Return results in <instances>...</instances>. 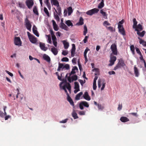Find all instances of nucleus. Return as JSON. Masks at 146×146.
<instances>
[{"label": "nucleus", "instance_id": "obj_22", "mask_svg": "<svg viewBox=\"0 0 146 146\" xmlns=\"http://www.w3.org/2000/svg\"><path fill=\"white\" fill-rule=\"evenodd\" d=\"M63 86H65L66 88L70 92L71 91V86L70 84L67 82H66V84H64Z\"/></svg>", "mask_w": 146, "mask_h": 146}, {"label": "nucleus", "instance_id": "obj_55", "mask_svg": "<svg viewBox=\"0 0 146 146\" xmlns=\"http://www.w3.org/2000/svg\"><path fill=\"white\" fill-rule=\"evenodd\" d=\"M129 114L131 115H132L134 116H135L136 117H137V116H138V115H137V113L132 112V113H129Z\"/></svg>", "mask_w": 146, "mask_h": 146}, {"label": "nucleus", "instance_id": "obj_47", "mask_svg": "<svg viewBox=\"0 0 146 146\" xmlns=\"http://www.w3.org/2000/svg\"><path fill=\"white\" fill-rule=\"evenodd\" d=\"M101 80L100 79H99L98 81V86L99 88H100L101 86Z\"/></svg>", "mask_w": 146, "mask_h": 146}, {"label": "nucleus", "instance_id": "obj_49", "mask_svg": "<svg viewBox=\"0 0 146 146\" xmlns=\"http://www.w3.org/2000/svg\"><path fill=\"white\" fill-rule=\"evenodd\" d=\"M89 38L88 36H85L83 40V41L84 43H86L87 42V39Z\"/></svg>", "mask_w": 146, "mask_h": 146}, {"label": "nucleus", "instance_id": "obj_52", "mask_svg": "<svg viewBox=\"0 0 146 146\" xmlns=\"http://www.w3.org/2000/svg\"><path fill=\"white\" fill-rule=\"evenodd\" d=\"M136 51L137 53L139 55H141V52L139 49L137 48H136Z\"/></svg>", "mask_w": 146, "mask_h": 146}, {"label": "nucleus", "instance_id": "obj_61", "mask_svg": "<svg viewBox=\"0 0 146 146\" xmlns=\"http://www.w3.org/2000/svg\"><path fill=\"white\" fill-rule=\"evenodd\" d=\"M107 29L109 30L110 31H111L112 32L113 31V27H107Z\"/></svg>", "mask_w": 146, "mask_h": 146}, {"label": "nucleus", "instance_id": "obj_59", "mask_svg": "<svg viewBox=\"0 0 146 146\" xmlns=\"http://www.w3.org/2000/svg\"><path fill=\"white\" fill-rule=\"evenodd\" d=\"M98 109L99 110H102L103 109V107L101 104H98Z\"/></svg>", "mask_w": 146, "mask_h": 146}, {"label": "nucleus", "instance_id": "obj_2", "mask_svg": "<svg viewBox=\"0 0 146 146\" xmlns=\"http://www.w3.org/2000/svg\"><path fill=\"white\" fill-rule=\"evenodd\" d=\"M99 11V9L95 8L87 11L86 12V14L88 15L92 16L94 14L97 13Z\"/></svg>", "mask_w": 146, "mask_h": 146}, {"label": "nucleus", "instance_id": "obj_31", "mask_svg": "<svg viewBox=\"0 0 146 146\" xmlns=\"http://www.w3.org/2000/svg\"><path fill=\"white\" fill-rule=\"evenodd\" d=\"M65 23L68 25V26L70 27L71 26L72 27L73 25L70 20H68L66 21Z\"/></svg>", "mask_w": 146, "mask_h": 146}, {"label": "nucleus", "instance_id": "obj_43", "mask_svg": "<svg viewBox=\"0 0 146 146\" xmlns=\"http://www.w3.org/2000/svg\"><path fill=\"white\" fill-rule=\"evenodd\" d=\"M66 68V70H68L70 68L69 65L68 64H65L63 68V69L64 68Z\"/></svg>", "mask_w": 146, "mask_h": 146}, {"label": "nucleus", "instance_id": "obj_34", "mask_svg": "<svg viewBox=\"0 0 146 146\" xmlns=\"http://www.w3.org/2000/svg\"><path fill=\"white\" fill-rule=\"evenodd\" d=\"M84 31H83V35H86V34L88 33V30L87 27L86 25L84 26Z\"/></svg>", "mask_w": 146, "mask_h": 146}, {"label": "nucleus", "instance_id": "obj_57", "mask_svg": "<svg viewBox=\"0 0 146 146\" xmlns=\"http://www.w3.org/2000/svg\"><path fill=\"white\" fill-rule=\"evenodd\" d=\"M124 22V21L123 19H122L121 21H119L118 24V25H120V26H123L122 25H122L123 24Z\"/></svg>", "mask_w": 146, "mask_h": 146}, {"label": "nucleus", "instance_id": "obj_58", "mask_svg": "<svg viewBox=\"0 0 146 146\" xmlns=\"http://www.w3.org/2000/svg\"><path fill=\"white\" fill-rule=\"evenodd\" d=\"M79 82L80 83V84H81V85L82 86H83V84L85 83V82H86V81H85V82H84V81L83 80H79Z\"/></svg>", "mask_w": 146, "mask_h": 146}, {"label": "nucleus", "instance_id": "obj_6", "mask_svg": "<svg viewBox=\"0 0 146 146\" xmlns=\"http://www.w3.org/2000/svg\"><path fill=\"white\" fill-rule=\"evenodd\" d=\"M83 106L88 108L89 107V105L87 102L85 101H83L80 103L79 107L80 109L82 110L83 109Z\"/></svg>", "mask_w": 146, "mask_h": 146}, {"label": "nucleus", "instance_id": "obj_48", "mask_svg": "<svg viewBox=\"0 0 146 146\" xmlns=\"http://www.w3.org/2000/svg\"><path fill=\"white\" fill-rule=\"evenodd\" d=\"M103 25L104 26H106V25L109 26L110 25V24L108 22L106 21L104 22Z\"/></svg>", "mask_w": 146, "mask_h": 146}, {"label": "nucleus", "instance_id": "obj_23", "mask_svg": "<svg viewBox=\"0 0 146 146\" xmlns=\"http://www.w3.org/2000/svg\"><path fill=\"white\" fill-rule=\"evenodd\" d=\"M118 64L121 67H123L125 65L123 60L122 59H119Z\"/></svg>", "mask_w": 146, "mask_h": 146}, {"label": "nucleus", "instance_id": "obj_21", "mask_svg": "<svg viewBox=\"0 0 146 146\" xmlns=\"http://www.w3.org/2000/svg\"><path fill=\"white\" fill-rule=\"evenodd\" d=\"M135 31H136V30H137L138 31H141L143 29L142 26L140 24H139L135 27Z\"/></svg>", "mask_w": 146, "mask_h": 146}, {"label": "nucleus", "instance_id": "obj_40", "mask_svg": "<svg viewBox=\"0 0 146 146\" xmlns=\"http://www.w3.org/2000/svg\"><path fill=\"white\" fill-rule=\"evenodd\" d=\"M89 49L88 48H87L85 50L84 52V56L85 57V59H86V54L87 53L88 50H89Z\"/></svg>", "mask_w": 146, "mask_h": 146}, {"label": "nucleus", "instance_id": "obj_18", "mask_svg": "<svg viewBox=\"0 0 146 146\" xmlns=\"http://www.w3.org/2000/svg\"><path fill=\"white\" fill-rule=\"evenodd\" d=\"M43 59L48 62H50V57L47 55L44 54L43 55Z\"/></svg>", "mask_w": 146, "mask_h": 146}, {"label": "nucleus", "instance_id": "obj_46", "mask_svg": "<svg viewBox=\"0 0 146 146\" xmlns=\"http://www.w3.org/2000/svg\"><path fill=\"white\" fill-rule=\"evenodd\" d=\"M47 36L48 38V42L49 43L51 44V43L52 41L50 36V35H47Z\"/></svg>", "mask_w": 146, "mask_h": 146}, {"label": "nucleus", "instance_id": "obj_8", "mask_svg": "<svg viewBox=\"0 0 146 146\" xmlns=\"http://www.w3.org/2000/svg\"><path fill=\"white\" fill-rule=\"evenodd\" d=\"M116 60V58L115 56L111 55L110 61V64H109V66H111L114 64V62Z\"/></svg>", "mask_w": 146, "mask_h": 146}, {"label": "nucleus", "instance_id": "obj_1", "mask_svg": "<svg viewBox=\"0 0 146 146\" xmlns=\"http://www.w3.org/2000/svg\"><path fill=\"white\" fill-rule=\"evenodd\" d=\"M110 48L112 53L115 55H117L118 51L116 45L115 43L113 44L111 46Z\"/></svg>", "mask_w": 146, "mask_h": 146}, {"label": "nucleus", "instance_id": "obj_60", "mask_svg": "<svg viewBox=\"0 0 146 146\" xmlns=\"http://www.w3.org/2000/svg\"><path fill=\"white\" fill-rule=\"evenodd\" d=\"M53 28L54 30L57 31L58 30V28L57 25L53 26Z\"/></svg>", "mask_w": 146, "mask_h": 146}, {"label": "nucleus", "instance_id": "obj_64", "mask_svg": "<svg viewBox=\"0 0 146 146\" xmlns=\"http://www.w3.org/2000/svg\"><path fill=\"white\" fill-rule=\"evenodd\" d=\"M6 72L9 74V75L10 76H13V74L12 73H11V72H9V71H7L6 70L5 71Z\"/></svg>", "mask_w": 146, "mask_h": 146}, {"label": "nucleus", "instance_id": "obj_13", "mask_svg": "<svg viewBox=\"0 0 146 146\" xmlns=\"http://www.w3.org/2000/svg\"><path fill=\"white\" fill-rule=\"evenodd\" d=\"M83 98L86 100L88 101L90 100L91 99V98L89 96L88 92H86L84 93V94L83 95Z\"/></svg>", "mask_w": 146, "mask_h": 146}, {"label": "nucleus", "instance_id": "obj_39", "mask_svg": "<svg viewBox=\"0 0 146 146\" xmlns=\"http://www.w3.org/2000/svg\"><path fill=\"white\" fill-rule=\"evenodd\" d=\"M54 16L55 19L57 21H60V18L57 14H56L55 13H54Z\"/></svg>", "mask_w": 146, "mask_h": 146}, {"label": "nucleus", "instance_id": "obj_36", "mask_svg": "<svg viewBox=\"0 0 146 146\" xmlns=\"http://www.w3.org/2000/svg\"><path fill=\"white\" fill-rule=\"evenodd\" d=\"M133 28H135V27L136 26H137V23L136 21V19L135 18H134L133 19Z\"/></svg>", "mask_w": 146, "mask_h": 146}, {"label": "nucleus", "instance_id": "obj_17", "mask_svg": "<svg viewBox=\"0 0 146 146\" xmlns=\"http://www.w3.org/2000/svg\"><path fill=\"white\" fill-rule=\"evenodd\" d=\"M51 2L52 4L58 7L59 6V3L57 0H51Z\"/></svg>", "mask_w": 146, "mask_h": 146}, {"label": "nucleus", "instance_id": "obj_44", "mask_svg": "<svg viewBox=\"0 0 146 146\" xmlns=\"http://www.w3.org/2000/svg\"><path fill=\"white\" fill-rule=\"evenodd\" d=\"M61 61L63 62H68L69 61V59L67 57H64L62 59Z\"/></svg>", "mask_w": 146, "mask_h": 146}, {"label": "nucleus", "instance_id": "obj_38", "mask_svg": "<svg viewBox=\"0 0 146 146\" xmlns=\"http://www.w3.org/2000/svg\"><path fill=\"white\" fill-rule=\"evenodd\" d=\"M74 89H79V86L78 83L77 82H74Z\"/></svg>", "mask_w": 146, "mask_h": 146}, {"label": "nucleus", "instance_id": "obj_4", "mask_svg": "<svg viewBox=\"0 0 146 146\" xmlns=\"http://www.w3.org/2000/svg\"><path fill=\"white\" fill-rule=\"evenodd\" d=\"M14 43L16 45L19 46L21 45L22 42L19 37H15L14 40Z\"/></svg>", "mask_w": 146, "mask_h": 146}, {"label": "nucleus", "instance_id": "obj_7", "mask_svg": "<svg viewBox=\"0 0 146 146\" xmlns=\"http://www.w3.org/2000/svg\"><path fill=\"white\" fill-rule=\"evenodd\" d=\"M118 28L119 30V32L122 35H125V29L123 28V26L118 25Z\"/></svg>", "mask_w": 146, "mask_h": 146}, {"label": "nucleus", "instance_id": "obj_35", "mask_svg": "<svg viewBox=\"0 0 146 146\" xmlns=\"http://www.w3.org/2000/svg\"><path fill=\"white\" fill-rule=\"evenodd\" d=\"M68 15H70L73 12L72 8L71 7H69L68 9Z\"/></svg>", "mask_w": 146, "mask_h": 146}, {"label": "nucleus", "instance_id": "obj_12", "mask_svg": "<svg viewBox=\"0 0 146 146\" xmlns=\"http://www.w3.org/2000/svg\"><path fill=\"white\" fill-rule=\"evenodd\" d=\"M40 47L42 50L44 51L47 49V48L45 46V44L43 43H40Z\"/></svg>", "mask_w": 146, "mask_h": 146}, {"label": "nucleus", "instance_id": "obj_15", "mask_svg": "<svg viewBox=\"0 0 146 146\" xmlns=\"http://www.w3.org/2000/svg\"><path fill=\"white\" fill-rule=\"evenodd\" d=\"M136 31H137V35L141 37H143L145 33V32L144 31L141 32H140V31H138L137 30H136Z\"/></svg>", "mask_w": 146, "mask_h": 146}, {"label": "nucleus", "instance_id": "obj_41", "mask_svg": "<svg viewBox=\"0 0 146 146\" xmlns=\"http://www.w3.org/2000/svg\"><path fill=\"white\" fill-rule=\"evenodd\" d=\"M130 49L133 54H134L135 48L133 45H132L130 47Z\"/></svg>", "mask_w": 146, "mask_h": 146}, {"label": "nucleus", "instance_id": "obj_50", "mask_svg": "<svg viewBox=\"0 0 146 146\" xmlns=\"http://www.w3.org/2000/svg\"><path fill=\"white\" fill-rule=\"evenodd\" d=\"M62 88L64 91L66 93L67 96L69 95V94L68 93L66 89V88L65 87V86H62Z\"/></svg>", "mask_w": 146, "mask_h": 146}, {"label": "nucleus", "instance_id": "obj_53", "mask_svg": "<svg viewBox=\"0 0 146 146\" xmlns=\"http://www.w3.org/2000/svg\"><path fill=\"white\" fill-rule=\"evenodd\" d=\"M68 53V52L67 51L63 50L62 52V54L64 56H66L67 55Z\"/></svg>", "mask_w": 146, "mask_h": 146}, {"label": "nucleus", "instance_id": "obj_27", "mask_svg": "<svg viewBox=\"0 0 146 146\" xmlns=\"http://www.w3.org/2000/svg\"><path fill=\"white\" fill-rule=\"evenodd\" d=\"M67 99L68 101L70 102V105L74 106V102L69 95L67 96Z\"/></svg>", "mask_w": 146, "mask_h": 146}, {"label": "nucleus", "instance_id": "obj_20", "mask_svg": "<svg viewBox=\"0 0 146 146\" xmlns=\"http://www.w3.org/2000/svg\"><path fill=\"white\" fill-rule=\"evenodd\" d=\"M120 121L123 122H125L129 121V119L125 117H122L120 119Z\"/></svg>", "mask_w": 146, "mask_h": 146}, {"label": "nucleus", "instance_id": "obj_24", "mask_svg": "<svg viewBox=\"0 0 146 146\" xmlns=\"http://www.w3.org/2000/svg\"><path fill=\"white\" fill-rule=\"evenodd\" d=\"M100 13L102 14L104 18L105 19H107V14L106 13L103 11V9H102L100 11Z\"/></svg>", "mask_w": 146, "mask_h": 146}, {"label": "nucleus", "instance_id": "obj_45", "mask_svg": "<svg viewBox=\"0 0 146 146\" xmlns=\"http://www.w3.org/2000/svg\"><path fill=\"white\" fill-rule=\"evenodd\" d=\"M138 38L139 40V43L140 44H142L143 45L145 41L139 37H138Z\"/></svg>", "mask_w": 146, "mask_h": 146}, {"label": "nucleus", "instance_id": "obj_9", "mask_svg": "<svg viewBox=\"0 0 146 146\" xmlns=\"http://www.w3.org/2000/svg\"><path fill=\"white\" fill-rule=\"evenodd\" d=\"M72 47L71 50V56L72 57H74L75 54L76 47L74 44H72Z\"/></svg>", "mask_w": 146, "mask_h": 146}, {"label": "nucleus", "instance_id": "obj_10", "mask_svg": "<svg viewBox=\"0 0 146 146\" xmlns=\"http://www.w3.org/2000/svg\"><path fill=\"white\" fill-rule=\"evenodd\" d=\"M60 27L62 29H64L66 31H68V27L63 22V21L62 20H61Z\"/></svg>", "mask_w": 146, "mask_h": 146}, {"label": "nucleus", "instance_id": "obj_19", "mask_svg": "<svg viewBox=\"0 0 146 146\" xmlns=\"http://www.w3.org/2000/svg\"><path fill=\"white\" fill-rule=\"evenodd\" d=\"M62 42L64 45V48L65 49H67L69 47V43L66 40H62Z\"/></svg>", "mask_w": 146, "mask_h": 146}, {"label": "nucleus", "instance_id": "obj_29", "mask_svg": "<svg viewBox=\"0 0 146 146\" xmlns=\"http://www.w3.org/2000/svg\"><path fill=\"white\" fill-rule=\"evenodd\" d=\"M84 24V19L83 18L81 17L80 19L79 22L77 23L76 25H82Z\"/></svg>", "mask_w": 146, "mask_h": 146}, {"label": "nucleus", "instance_id": "obj_33", "mask_svg": "<svg viewBox=\"0 0 146 146\" xmlns=\"http://www.w3.org/2000/svg\"><path fill=\"white\" fill-rule=\"evenodd\" d=\"M72 116L73 117L74 119H75L78 118V117L76 113L74 111L72 113Z\"/></svg>", "mask_w": 146, "mask_h": 146}, {"label": "nucleus", "instance_id": "obj_3", "mask_svg": "<svg viewBox=\"0 0 146 146\" xmlns=\"http://www.w3.org/2000/svg\"><path fill=\"white\" fill-rule=\"evenodd\" d=\"M25 25L27 29L30 31L32 25L31 24L30 21L27 18L25 19Z\"/></svg>", "mask_w": 146, "mask_h": 146}, {"label": "nucleus", "instance_id": "obj_14", "mask_svg": "<svg viewBox=\"0 0 146 146\" xmlns=\"http://www.w3.org/2000/svg\"><path fill=\"white\" fill-rule=\"evenodd\" d=\"M33 31L34 34L37 36H39V35L37 30V28L35 25H34L33 27Z\"/></svg>", "mask_w": 146, "mask_h": 146}, {"label": "nucleus", "instance_id": "obj_25", "mask_svg": "<svg viewBox=\"0 0 146 146\" xmlns=\"http://www.w3.org/2000/svg\"><path fill=\"white\" fill-rule=\"evenodd\" d=\"M77 70H78V68L77 67L74 66L73 67L71 72L69 74V76H70L72 74H75L76 73L75 71Z\"/></svg>", "mask_w": 146, "mask_h": 146}, {"label": "nucleus", "instance_id": "obj_51", "mask_svg": "<svg viewBox=\"0 0 146 146\" xmlns=\"http://www.w3.org/2000/svg\"><path fill=\"white\" fill-rule=\"evenodd\" d=\"M97 88L96 82H94L93 83V88L94 90H95Z\"/></svg>", "mask_w": 146, "mask_h": 146}, {"label": "nucleus", "instance_id": "obj_54", "mask_svg": "<svg viewBox=\"0 0 146 146\" xmlns=\"http://www.w3.org/2000/svg\"><path fill=\"white\" fill-rule=\"evenodd\" d=\"M121 67L117 63L114 68V70H116L118 68H121Z\"/></svg>", "mask_w": 146, "mask_h": 146}, {"label": "nucleus", "instance_id": "obj_11", "mask_svg": "<svg viewBox=\"0 0 146 146\" xmlns=\"http://www.w3.org/2000/svg\"><path fill=\"white\" fill-rule=\"evenodd\" d=\"M134 70L135 76L136 77H138L139 76V70L136 66H134Z\"/></svg>", "mask_w": 146, "mask_h": 146}, {"label": "nucleus", "instance_id": "obj_42", "mask_svg": "<svg viewBox=\"0 0 146 146\" xmlns=\"http://www.w3.org/2000/svg\"><path fill=\"white\" fill-rule=\"evenodd\" d=\"M72 80H76L78 78L77 76L76 75H75L72 76Z\"/></svg>", "mask_w": 146, "mask_h": 146}, {"label": "nucleus", "instance_id": "obj_32", "mask_svg": "<svg viewBox=\"0 0 146 146\" xmlns=\"http://www.w3.org/2000/svg\"><path fill=\"white\" fill-rule=\"evenodd\" d=\"M104 6V1L102 0L101 3L98 5V8L99 9H101Z\"/></svg>", "mask_w": 146, "mask_h": 146}, {"label": "nucleus", "instance_id": "obj_26", "mask_svg": "<svg viewBox=\"0 0 146 146\" xmlns=\"http://www.w3.org/2000/svg\"><path fill=\"white\" fill-rule=\"evenodd\" d=\"M51 51L54 55H57L58 53L57 49L54 47L51 48Z\"/></svg>", "mask_w": 146, "mask_h": 146}, {"label": "nucleus", "instance_id": "obj_37", "mask_svg": "<svg viewBox=\"0 0 146 146\" xmlns=\"http://www.w3.org/2000/svg\"><path fill=\"white\" fill-rule=\"evenodd\" d=\"M44 11L45 13V14L48 17H49L50 15L48 12V11L46 7H44Z\"/></svg>", "mask_w": 146, "mask_h": 146}, {"label": "nucleus", "instance_id": "obj_63", "mask_svg": "<svg viewBox=\"0 0 146 146\" xmlns=\"http://www.w3.org/2000/svg\"><path fill=\"white\" fill-rule=\"evenodd\" d=\"M68 119H66L64 120H62V121H61L60 122V123H65L67 122Z\"/></svg>", "mask_w": 146, "mask_h": 146}, {"label": "nucleus", "instance_id": "obj_28", "mask_svg": "<svg viewBox=\"0 0 146 146\" xmlns=\"http://www.w3.org/2000/svg\"><path fill=\"white\" fill-rule=\"evenodd\" d=\"M55 11L56 12V13L59 15H60L61 14V9L60 7L59 6L57 8V9L58 11L57 12V10L55 8H54Z\"/></svg>", "mask_w": 146, "mask_h": 146}, {"label": "nucleus", "instance_id": "obj_30", "mask_svg": "<svg viewBox=\"0 0 146 146\" xmlns=\"http://www.w3.org/2000/svg\"><path fill=\"white\" fill-rule=\"evenodd\" d=\"M33 11L35 14L37 15H39V13L38 12L37 8L36 6H34Z\"/></svg>", "mask_w": 146, "mask_h": 146}, {"label": "nucleus", "instance_id": "obj_16", "mask_svg": "<svg viewBox=\"0 0 146 146\" xmlns=\"http://www.w3.org/2000/svg\"><path fill=\"white\" fill-rule=\"evenodd\" d=\"M30 41L33 43H35L36 42V38L34 36H31L29 38Z\"/></svg>", "mask_w": 146, "mask_h": 146}, {"label": "nucleus", "instance_id": "obj_62", "mask_svg": "<svg viewBox=\"0 0 146 146\" xmlns=\"http://www.w3.org/2000/svg\"><path fill=\"white\" fill-rule=\"evenodd\" d=\"M70 76L68 77V80L69 82L71 83L73 80H72V77H70Z\"/></svg>", "mask_w": 146, "mask_h": 146}, {"label": "nucleus", "instance_id": "obj_56", "mask_svg": "<svg viewBox=\"0 0 146 146\" xmlns=\"http://www.w3.org/2000/svg\"><path fill=\"white\" fill-rule=\"evenodd\" d=\"M106 82H103V84L101 88V90H103L105 86Z\"/></svg>", "mask_w": 146, "mask_h": 146}, {"label": "nucleus", "instance_id": "obj_5", "mask_svg": "<svg viewBox=\"0 0 146 146\" xmlns=\"http://www.w3.org/2000/svg\"><path fill=\"white\" fill-rule=\"evenodd\" d=\"M25 3L28 8L29 9L31 8L34 4L33 0H27Z\"/></svg>", "mask_w": 146, "mask_h": 146}]
</instances>
